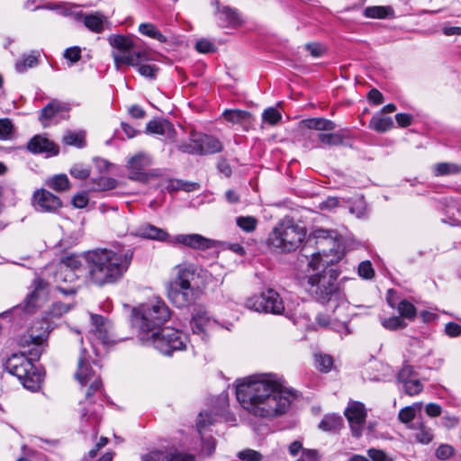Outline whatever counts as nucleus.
I'll return each instance as SVG.
<instances>
[{
    "instance_id": "f257e3e1",
    "label": "nucleus",
    "mask_w": 461,
    "mask_h": 461,
    "mask_svg": "<svg viewBox=\"0 0 461 461\" xmlns=\"http://www.w3.org/2000/svg\"><path fill=\"white\" fill-rule=\"evenodd\" d=\"M284 379L276 374H258L237 380L236 397L242 408L259 418L285 414L294 398Z\"/></svg>"
},
{
    "instance_id": "052dcab7",
    "label": "nucleus",
    "mask_w": 461,
    "mask_h": 461,
    "mask_svg": "<svg viewBox=\"0 0 461 461\" xmlns=\"http://www.w3.org/2000/svg\"><path fill=\"white\" fill-rule=\"evenodd\" d=\"M198 143L196 142V134L192 133V139L190 143H181L178 145V149L182 152L188 154H198Z\"/></svg>"
},
{
    "instance_id": "6e6552de",
    "label": "nucleus",
    "mask_w": 461,
    "mask_h": 461,
    "mask_svg": "<svg viewBox=\"0 0 461 461\" xmlns=\"http://www.w3.org/2000/svg\"><path fill=\"white\" fill-rule=\"evenodd\" d=\"M5 370L16 376L23 386L32 392L41 388L43 375L23 354L12 355L5 363Z\"/></svg>"
},
{
    "instance_id": "412c9836",
    "label": "nucleus",
    "mask_w": 461,
    "mask_h": 461,
    "mask_svg": "<svg viewBox=\"0 0 461 461\" xmlns=\"http://www.w3.org/2000/svg\"><path fill=\"white\" fill-rule=\"evenodd\" d=\"M314 238L317 240L316 243L320 247H323L326 243L330 247L329 249V252L337 256V259H339L343 255V251L340 249V246L339 245L336 240V232L333 230H316L313 233Z\"/></svg>"
},
{
    "instance_id": "0e129e2a",
    "label": "nucleus",
    "mask_w": 461,
    "mask_h": 461,
    "mask_svg": "<svg viewBox=\"0 0 461 461\" xmlns=\"http://www.w3.org/2000/svg\"><path fill=\"white\" fill-rule=\"evenodd\" d=\"M71 309V305L68 303H63L61 302H56L52 304L50 308V314L55 317L61 316L62 314L68 312Z\"/></svg>"
},
{
    "instance_id": "7ed1b4c3",
    "label": "nucleus",
    "mask_w": 461,
    "mask_h": 461,
    "mask_svg": "<svg viewBox=\"0 0 461 461\" xmlns=\"http://www.w3.org/2000/svg\"><path fill=\"white\" fill-rule=\"evenodd\" d=\"M107 41L115 50L112 52V57L117 68L122 65L137 67L142 77L156 78L158 68L156 65L144 64L154 59V53L149 49L139 45L131 35L111 34Z\"/></svg>"
},
{
    "instance_id": "37998d69",
    "label": "nucleus",
    "mask_w": 461,
    "mask_h": 461,
    "mask_svg": "<svg viewBox=\"0 0 461 461\" xmlns=\"http://www.w3.org/2000/svg\"><path fill=\"white\" fill-rule=\"evenodd\" d=\"M46 184L50 188L57 192H63L69 188V180L64 174L56 175L49 178Z\"/></svg>"
},
{
    "instance_id": "3c124183",
    "label": "nucleus",
    "mask_w": 461,
    "mask_h": 461,
    "mask_svg": "<svg viewBox=\"0 0 461 461\" xmlns=\"http://www.w3.org/2000/svg\"><path fill=\"white\" fill-rule=\"evenodd\" d=\"M281 118L282 115L280 112L274 107H269L266 109L262 113L263 122L270 125L276 124L281 120Z\"/></svg>"
},
{
    "instance_id": "b1692460",
    "label": "nucleus",
    "mask_w": 461,
    "mask_h": 461,
    "mask_svg": "<svg viewBox=\"0 0 461 461\" xmlns=\"http://www.w3.org/2000/svg\"><path fill=\"white\" fill-rule=\"evenodd\" d=\"M146 131L149 133L158 134L169 140H173L176 135L173 124L167 120L149 121L147 123Z\"/></svg>"
},
{
    "instance_id": "58836bf2",
    "label": "nucleus",
    "mask_w": 461,
    "mask_h": 461,
    "mask_svg": "<svg viewBox=\"0 0 461 461\" xmlns=\"http://www.w3.org/2000/svg\"><path fill=\"white\" fill-rule=\"evenodd\" d=\"M461 172V167L455 163H438L433 167V174L436 176L456 175Z\"/></svg>"
},
{
    "instance_id": "ea45409f",
    "label": "nucleus",
    "mask_w": 461,
    "mask_h": 461,
    "mask_svg": "<svg viewBox=\"0 0 461 461\" xmlns=\"http://www.w3.org/2000/svg\"><path fill=\"white\" fill-rule=\"evenodd\" d=\"M317 140L326 146H339L344 144V137L339 132L324 133L320 132L316 135Z\"/></svg>"
},
{
    "instance_id": "09e8293b",
    "label": "nucleus",
    "mask_w": 461,
    "mask_h": 461,
    "mask_svg": "<svg viewBox=\"0 0 461 461\" xmlns=\"http://www.w3.org/2000/svg\"><path fill=\"white\" fill-rule=\"evenodd\" d=\"M69 5H54L50 6V9L56 10L59 14L63 16H72L75 20H80L83 16L82 12H74Z\"/></svg>"
},
{
    "instance_id": "8fccbe9b",
    "label": "nucleus",
    "mask_w": 461,
    "mask_h": 461,
    "mask_svg": "<svg viewBox=\"0 0 461 461\" xmlns=\"http://www.w3.org/2000/svg\"><path fill=\"white\" fill-rule=\"evenodd\" d=\"M382 325L389 330H397L406 327V322L398 316H393L382 321Z\"/></svg>"
},
{
    "instance_id": "20e7f679",
    "label": "nucleus",
    "mask_w": 461,
    "mask_h": 461,
    "mask_svg": "<svg viewBox=\"0 0 461 461\" xmlns=\"http://www.w3.org/2000/svg\"><path fill=\"white\" fill-rule=\"evenodd\" d=\"M338 277L336 269L325 267L307 279L306 290L309 294L316 302L330 308L332 312L349 309V303L337 283Z\"/></svg>"
},
{
    "instance_id": "7c9ffc66",
    "label": "nucleus",
    "mask_w": 461,
    "mask_h": 461,
    "mask_svg": "<svg viewBox=\"0 0 461 461\" xmlns=\"http://www.w3.org/2000/svg\"><path fill=\"white\" fill-rule=\"evenodd\" d=\"M40 51L32 50L29 54H23L15 63V69L19 73L25 72L28 68L36 67L39 64Z\"/></svg>"
},
{
    "instance_id": "423d86ee",
    "label": "nucleus",
    "mask_w": 461,
    "mask_h": 461,
    "mask_svg": "<svg viewBox=\"0 0 461 461\" xmlns=\"http://www.w3.org/2000/svg\"><path fill=\"white\" fill-rule=\"evenodd\" d=\"M134 237L158 241H167L171 244H181L194 249L205 250L212 248V240L200 234H178L170 238L163 229L149 223H143L131 231Z\"/></svg>"
},
{
    "instance_id": "2f4dec72",
    "label": "nucleus",
    "mask_w": 461,
    "mask_h": 461,
    "mask_svg": "<svg viewBox=\"0 0 461 461\" xmlns=\"http://www.w3.org/2000/svg\"><path fill=\"white\" fill-rule=\"evenodd\" d=\"M82 18L85 26L91 32L100 33L104 31V23L106 18L102 14L96 12L91 14H83Z\"/></svg>"
},
{
    "instance_id": "dca6fc26",
    "label": "nucleus",
    "mask_w": 461,
    "mask_h": 461,
    "mask_svg": "<svg viewBox=\"0 0 461 461\" xmlns=\"http://www.w3.org/2000/svg\"><path fill=\"white\" fill-rule=\"evenodd\" d=\"M33 200L36 211L41 212H56L62 206L59 197L45 189L37 190Z\"/></svg>"
},
{
    "instance_id": "c756f323",
    "label": "nucleus",
    "mask_w": 461,
    "mask_h": 461,
    "mask_svg": "<svg viewBox=\"0 0 461 461\" xmlns=\"http://www.w3.org/2000/svg\"><path fill=\"white\" fill-rule=\"evenodd\" d=\"M347 312L348 310H338L336 312H333L334 316L332 317L331 330L345 335L350 333L348 326L349 316Z\"/></svg>"
},
{
    "instance_id": "f3484780",
    "label": "nucleus",
    "mask_w": 461,
    "mask_h": 461,
    "mask_svg": "<svg viewBox=\"0 0 461 461\" xmlns=\"http://www.w3.org/2000/svg\"><path fill=\"white\" fill-rule=\"evenodd\" d=\"M212 5L216 8L214 14L221 27L235 28L241 24V17L237 9L228 5H221L219 0H213Z\"/></svg>"
},
{
    "instance_id": "69168bd1",
    "label": "nucleus",
    "mask_w": 461,
    "mask_h": 461,
    "mask_svg": "<svg viewBox=\"0 0 461 461\" xmlns=\"http://www.w3.org/2000/svg\"><path fill=\"white\" fill-rule=\"evenodd\" d=\"M454 454V448L450 445L443 444L440 445L436 450V456L438 459L446 460L452 456Z\"/></svg>"
},
{
    "instance_id": "c85d7f7f",
    "label": "nucleus",
    "mask_w": 461,
    "mask_h": 461,
    "mask_svg": "<svg viewBox=\"0 0 461 461\" xmlns=\"http://www.w3.org/2000/svg\"><path fill=\"white\" fill-rule=\"evenodd\" d=\"M408 428L416 431L414 437L417 442L426 445L432 441V430L422 420L410 424Z\"/></svg>"
},
{
    "instance_id": "cd10ccee",
    "label": "nucleus",
    "mask_w": 461,
    "mask_h": 461,
    "mask_svg": "<svg viewBox=\"0 0 461 461\" xmlns=\"http://www.w3.org/2000/svg\"><path fill=\"white\" fill-rule=\"evenodd\" d=\"M341 416L335 413L326 414L319 423V429L329 433H338L343 428Z\"/></svg>"
},
{
    "instance_id": "5fc2aeb1",
    "label": "nucleus",
    "mask_w": 461,
    "mask_h": 461,
    "mask_svg": "<svg viewBox=\"0 0 461 461\" xmlns=\"http://www.w3.org/2000/svg\"><path fill=\"white\" fill-rule=\"evenodd\" d=\"M77 276L75 272H73L71 269L68 268H63V267H60V269L55 274V282L58 285H60V281L67 283V282H73L76 280Z\"/></svg>"
},
{
    "instance_id": "9d476101",
    "label": "nucleus",
    "mask_w": 461,
    "mask_h": 461,
    "mask_svg": "<svg viewBox=\"0 0 461 461\" xmlns=\"http://www.w3.org/2000/svg\"><path fill=\"white\" fill-rule=\"evenodd\" d=\"M245 306L251 311L272 314H282L285 311L283 299L274 289H267L260 294L248 298Z\"/></svg>"
},
{
    "instance_id": "0eeeda50",
    "label": "nucleus",
    "mask_w": 461,
    "mask_h": 461,
    "mask_svg": "<svg viewBox=\"0 0 461 461\" xmlns=\"http://www.w3.org/2000/svg\"><path fill=\"white\" fill-rule=\"evenodd\" d=\"M170 317V310L162 300H156L142 306L134 319L139 327V339H149L148 335L160 330Z\"/></svg>"
},
{
    "instance_id": "864d4df0",
    "label": "nucleus",
    "mask_w": 461,
    "mask_h": 461,
    "mask_svg": "<svg viewBox=\"0 0 461 461\" xmlns=\"http://www.w3.org/2000/svg\"><path fill=\"white\" fill-rule=\"evenodd\" d=\"M63 141L67 145L83 147L84 135L81 132L68 131L63 136Z\"/></svg>"
},
{
    "instance_id": "49530a36",
    "label": "nucleus",
    "mask_w": 461,
    "mask_h": 461,
    "mask_svg": "<svg viewBox=\"0 0 461 461\" xmlns=\"http://www.w3.org/2000/svg\"><path fill=\"white\" fill-rule=\"evenodd\" d=\"M236 224L244 231L251 232L258 225V220L253 216H240L236 219Z\"/></svg>"
},
{
    "instance_id": "de8ad7c7",
    "label": "nucleus",
    "mask_w": 461,
    "mask_h": 461,
    "mask_svg": "<svg viewBox=\"0 0 461 461\" xmlns=\"http://www.w3.org/2000/svg\"><path fill=\"white\" fill-rule=\"evenodd\" d=\"M397 310L402 317L409 320H413L416 316L415 306L407 300H402L399 303Z\"/></svg>"
},
{
    "instance_id": "a211bd4d",
    "label": "nucleus",
    "mask_w": 461,
    "mask_h": 461,
    "mask_svg": "<svg viewBox=\"0 0 461 461\" xmlns=\"http://www.w3.org/2000/svg\"><path fill=\"white\" fill-rule=\"evenodd\" d=\"M149 165L150 158L148 156L142 153L133 156L128 162L129 178L141 183L146 182L148 175L145 169Z\"/></svg>"
},
{
    "instance_id": "473e14b6",
    "label": "nucleus",
    "mask_w": 461,
    "mask_h": 461,
    "mask_svg": "<svg viewBox=\"0 0 461 461\" xmlns=\"http://www.w3.org/2000/svg\"><path fill=\"white\" fill-rule=\"evenodd\" d=\"M364 15L372 19L393 18L394 17V10L389 5L368 6L364 10Z\"/></svg>"
},
{
    "instance_id": "2eb2a0df",
    "label": "nucleus",
    "mask_w": 461,
    "mask_h": 461,
    "mask_svg": "<svg viewBox=\"0 0 461 461\" xmlns=\"http://www.w3.org/2000/svg\"><path fill=\"white\" fill-rule=\"evenodd\" d=\"M214 421V417L208 412H200L196 420V429L201 435L202 447L200 452L203 456H211L215 450V441L213 438L212 436H203V430L205 429L206 427L212 425Z\"/></svg>"
},
{
    "instance_id": "6e6d98bb",
    "label": "nucleus",
    "mask_w": 461,
    "mask_h": 461,
    "mask_svg": "<svg viewBox=\"0 0 461 461\" xmlns=\"http://www.w3.org/2000/svg\"><path fill=\"white\" fill-rule=\"evenodd\" d=\"M14 132V125L10 119H0V140H8Z\"/></svg>"
},
{
    "instance_id": "1a4fd4ad",
    "label": "nucleus",
    "mask_w": 461,
    "mask_h": 461,
    "mask_svg": "<svg viewBox=\"0 0 461 461\" xmlns=\"http://www.w3.org/2000/svg\"><path fill=\"white\" fill-rule=\"evenodd\" d=\"M149 339H140L143 345L153 346L164 355L170 356L174 351L186 348V336L178 330L166 327L149 335Z\"/></svg>"
},
{
    "instance_id": "ddd939ff",
    "label": "nucleus",
    "mask_w": 461,
    "mask_h": 461,
    "mask_svg": "<svg viewBox=\"0 0 461 461\" xmlns=\"http://www.w3.org/2000/svg\"><path fill=\"white\" fill-rule=\"evenodd\" d=\"M344 414L350 425L352 435L359 438L362 435L367 416L364 403L356 401L349 402Z\"/></svg>"
},
{
    "instance_id": "a18cd8bd",
    "label": "nucleus",
    "mask_w": 461,
    "mask_h": 461,
    "mask_svg": "<svg viewBox=\"0 0 461 461\" xmlns=\"http://www.w3.org/2000/svg\"><path fill=\"white\" fill-rule=\"evenodd\" d=\"M315 365L318 370L327 373L330 371L333 366V358L330 355L316 354Z\"/></svg>"
},
{
    "instance_id": "4468645a",
    "label": "nucleus",
    "mask_w": 461,
    "mask_h": 461,
    "mask_svg": "<svg viewBox=\"0 0 461 461\" xmlns=\"http://www.w3.org/2000/svg\"><path fill=\"white\" fill-rule=\"evenodd\" d=\"M168 300L177 308H184L193 304L198 297V290L194 286H175L169 284L167 289Z\"/></svg>"
},
{
    "instance_id": "e2e57ef3",
    "label": "nucleus",
    "mask_w": 461,
    "mask_h": 461,
    "mask_svg": "<svg viewBox=\"0 0 461 461\" xmlns=\"http://www.w3.org/2000/svg\"><path fill=\"white\" fill-rule=\"evenodd\" d=\"M89 201V197L86 192H80L76 194L72 198V204L78 209L85 208Z\"/></svg>"
},
{
    "instance_id": "79ce46f5",
    "label": "nucleus",
    "mask_w": 461,
    "mask_h": 461,
    "mask_svg": "<svg viewBox=\"0 0 461 461\" xmlns=\"http://www.w3.org/2000/svg\"><path fill=\"white\" fill-rule=\"evenodd\" d=\"M45 298L38 294L37 291H32L27 295L23 303V309L25 312L31 313L33 312L37 308H40L43 303Z\"/></svg>"
},
{
    "instance_id": "4d7b16f0",
    "label": "nucleus",
    "mask_w": 461,
    "mask_h": 461,
    "mask_svg": "<svg viewBox=\"0 0 461 461\" xmlns=\"http://www.w3.org/2000/svg\"><path fill=\"white\" fill-rule=\"evenodd\" d=\"M237 456L242 461H262L263 456L260 452L254 449H244L240 451Z\"/></svg>"
},
{
    "instance_id": "4be33fe9",
    "label": "nucleus",
    "mask_w": 461,
    "mask_h": 461,
    "mask_svg": "<svg viewBox=\"0 0 461 461\" xmlns=\"http://www.w3.org/2000/svg\"><path fill=\"white\" fill-rule=\"evenodd\" d=\"M176 276L169 284L183 286H193L192 282L196 276L197 267L193 264H181L176 267Z\"/></svg>"
},
{
    "instance_id": "680f3d73",
    "label": "nucleus",
    "mask_w": 461,
    "mask_h": 461,
    "mask_svg": "<svg viewBox=\"0 0 461 461\" xmlns=\"http://www.w3.org/2000/svg\"><path fill=\"white\" fill-rule=\"evenodd\" d=\"M195 50L200 53H212L216 51V46L206 39H202L196 41Z\"/></svg>"
},
{
    "instance_id": "f03ea898",
    "label": "nucleus",
    "mask_w": 461,
    "mask_h": 461,
    "mask_svg": "<svg viewBox=\"0 0 461 461\" xmlns=\"http://www.w3.org/2000/svg\"><path fill=\"white\" fill-rule=\"evenodd\" d=\"M133 258L131 249H103L87 257L90 281L98 286L120 281L127 272Z\"/></svg>"
},
{
    "instance_id": "bf43d9fd",
    "label": "nucleus",
    "mask_w": 461,
    "mask_h": 461,
    "mask_svg": "<svg viewBox=\"0 0 461 461\" xmlns=\"http://www.w3.org/2000/svg\"><path fill=\"white\" fill-rule=\"evenodd\" d=\"M358 275L364 279H372L375 276V270L370 261L366 260L359 264Z\"/></svg>"
},
{
    "instance_id": "a878e982",
    "label": "nucleus",
    "mask_w": 461,
    "mask_h": 461,
    "mask_svg": "<svg viewBox=\"0 0 461 461\" xmlns=\"http://www.w3.org/2000/svg\"><path fill=\"white\" fill-rule=\"evenodd\" d=\"M211 320L206 312L198 309L193 314L190 321V328L193 334L200 335L202 339L206 337V328L210 324Z\"/></svg>"
},
{
    "instance_id": "aec40b11",
    "label": "nucleus",
    "mask_w": 461,
    "mask_h": 461,
    "mask_svg": "<svg viewBox=\"0 0 461 461\" xmlns=\"http://www.w3.org/2000/svg\"><path fill=\"white\" fill-rule=\"evenodd\" d=\"M27 149L33 154L46 153L48 156H55L59 154V147L41 135H35L27 143Z\"/></svg>"
},
{
    "instance_id": "4c0bfd02",
    "label": "nucleus",
    "mask_w": 461,
    "mask_h": 461,
    "mask_svg": "<svg viewBox=\"0 0 461 461\" xmlns=\"http://www.w3.org/2000/svg\"><path fill=\"white\" fill-rule=\"evenodd\" d=\"M91 320L93 325L95 327V333L102 339L103 343H108L107 338V322L108 321L98 314H92Z\"/></svg>"
},
{
    "instance_id": "e433bc0d",
    "label": "nucleus",
    "mask_w": 461,
    "mask_h": 461,
    "mask_svg": "<svg viewBox=\"0 0 461 461\" xmlns=\"http://www.w3.org/2000/svg\"><path fill=\"white\" fill-rule=\"evenodd\" d=\"M369 127L377 132H385L393 127V121L391 117L375 115L369 122Z\"/></svg>"
},
{
    "instance_id": "f8f14e48",
    "label": "nucleus",
    "mask_w": 461,
    "mask_h": 461,
    "mask_svg": "<svg viewBox=\"0 0 461 461\" xmlns=\"http://www.w3.org/2000/svg\"><path fill=\"white\" fill-rule=\"evenodd\" d=\"M69 111L70 106L68 104L59 100H52L41 110L39 120L43 127H48L52 122L58 123L61 120L68 119Z\"/></svg>"
},
{
    "instance_id": "13d9d810",
    "label": "nucleus",
    "mask_w": 461,
    "mask_h": 461,
    "mask_svg": "<svg viewBox=\"0 0 461 461\" xmlns=\"http://www.w3.org/2000/svg\"><path fill=\"white\" fill-rule=\"evenodd\" d=\"M69 173L73 177H75L77 179L85 180V179L88 178L91 172L87 167H85L84 165L77 164V165H74L70 168Z\"/></svg>"
},
{
    "instance_id": "f704fd0d",
    "label": "nucleus",
    "mask_w": 461,
    "mask_h": 461,
    "mask_svg": "<svg viewBox=\"0 0 461 461\" xmlns=\"http://www.w3.org/2000/svg\"><path fill=\"white\" fill-rule=\"evenodd\" d=\"M93 187L91 188L94 192H104L113 190L117 187L118 181L113 177L99 176L91 179Z\"/></svg>"
},
{
    "instance_id": "774afa93",
    "label": "nucleus",
    "mask_w": 461,
    "mask_h": 461,
    "mask_svg": "<svg viewBox=\"0 0 461 461\" xmlns=\"http://www.w3.org/2000/svg\"><path fill=\"white\" fill-rule=\"evenodd\" d=\"M445 333L450 338H456L461 335V325L456 322H447L445 326Z\"/></svg>"
},
{
    "instance_id": "6ab92c4d",
    "label": "nucleus",
    "mask_w": 461,
    "mask_h": 461,
    "mask_svg": "<svg viewBox=\"0 0 461 461\" xmlns=\"http://www.w3.org/2000/svg\"><path fill=\"white\" fill-rule=\"evenodd\" d=\"M142 461H196L194 455L176 450H153L142 456Z\"/></svg>"
},
{
    "instance_id": "39448f33",
    "label": "nucleus",
    "mask_w": 461,
    "mask_h": 461,
    "mask_svg": "<svg viewBox=\"0 0 461 461\" xmlns=\"http://www.w3.org/2000/svg\"><path fill=\"white\" fill-rule=\"evenodd\" d=\"M307 230L293 218L285 217L273 228L267 238L268 247L284 253L295 251L303 242Z\"/></svg>"
},
{
    "instance_id": "a19ab883",
    "label": "nucleus",
    "mask_w": 461,
    "mask_h": 461,
    "mask_svg": "<svg viewBox=\"0 0 461 461\" xmlns=\"http://www.w3.org/2000/svg\"><path fill=\"white\" fill-rule=\"evenodd\" d=\"M328 257L329 254L326 249L319 250L312 255L308 265L312 270H318L321 267L333 263V259H328Z\"/></svg>"
},
{
    "instance_id": "5701e85b",
    "label": "nucleus",
    "mask_w": 461,
    "mask_h": 461,
    "mask_svg": "<svg viewBox=\"0 0 461 461\" xmlns=\"http://www.w3.org/2000/svg\"><path fill=\"white\" fill-rule=\"evenodd\" d=\"M411 366H407L402 368L398 374V380L403 384L404 391L409 395H416L420 393L423 385L418 379H411Z\"/></svg>"
},
{
    "instance_id": "338daca9",
    "label": "nucleus",
    "mask_w": 461,
    "mask_h": 461,
    "mask_svg": "<svg viewBox=\"0 0 461 461\" xmlns=\"http://www.w3.org/2000/svg\"><path fill=\"white\" fill-rule=\"evenodd\" d=\"M64 58L72 63L77 62L81 59V49L77 46L68 48L64 52Z\"/></svg>"
},
{
    "instance_id": "72a5a7b5",
    "label": "nucleus",
    "mask_w": 461,
    "mask_h": 461,
    "mask_svg": "<svg viewBox=\"0 0 461 461\" xmlns=\"http://www.w3.org/2000/svg\"><path fill=\"white\" fill-rule=\"evenodd\" d=\"M422 409V402H415L412 405L402 408L398 413L399 420L407 425L412 424L411 421L416 417L417 412H420Z\"/></svg>"
},
{
    "instance_id": "603ef678",
    "label": "nucleus",
    "mask_w": 461,
    "mask_h": 461,
    "mask_svg": "<svg viewBox=\"0 0 461 461\" xmlns=\"http://www.w3.org/2000/svg\"><path fill=\"white\" fill-rule=\"evenodd\" d=\"M101 414L96 410H90L88 408H85L81 413V421H86L89 425L95 426L100 422Z\"/></svg>"
},
{
    "instance_id": "c03bdc74",
    "label": "nucleus",
    "mask_w": 461,
    "mask_h": 461,
    "mask_svg": "<svg viewBox=\"0 0 461 461\" xmlns=\"http://www.w3.org/2000/svg\"><path fill=\"white\" fill-rule=\"evenodd\" d=\"M139 32L145 36L158 41L159 42L167 41V38L152 23H140L139 26Z\"/></svg>"
},
{
    "instance_id": "9b49d317",
    "label": "nucleus",
    "mask_w": 461,
    "mask_h": 461,
    "mask_svg": "<svg viewBox=\"0 0 461 461\" xmlns=\"http://www.w3.org/2000/svg\"><path fill=\"white\" fill-rule=\"evenodd\" d=\"M75 377L82 385H86L87 383L91 382L86 393V399H89L95 392L102 388L100 378L98 376L95 377V372L86 359L85 350L82 351L78 358L77 370L75 374Z\"/></svg>"
},
{
    "instance_id": "c9c22d12",
    "label": "nucleus",
    "mask_w": 461,
    "mask_h": 461,
    "mask_svg": "<svg viewBox=\"0 0 461 461\" xmlns=\"http://www.w3.org/2000/svg\"><path fill=\"white\" fill-rule=\"evenodd\" d=\"M223 118L233 123V124H241L244 122H248L250 119V113L244 110H225L222 113Z\"/></svg>"
},
{
    "instance_id": "393cba45",
    "label": "nucleus",
    "mask_w": 461,
    "mask_h": 461,
    "mask_svg": "<svg viewBox=\"0 0 461 461\" xmlns=\"http://www.w3.org/2000/svg\"><path fill=\"white\" fill-rule=\"evenodd\" d=\"M199 155L215 154L222 149L221 142L211 135H196Z\"/></svg>"
},
{
    "instance_id": "bb28decb",
    "label": "nucleus",
    "mask_w": 461,
    "mask_h": 461,
    "mask_svg": "<svg viewBox=\"0 0 461 461\" xmlns=\"http://www.w3.org/2000/svg\"><path fill=\"white\" fill-rule=\"evenodd\" d=\"M301 125L308 130L319 131H331L336 129V123L322 117H314L301 122Z\"/></svg>"
}]
</instances>
